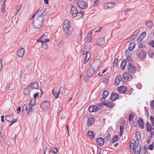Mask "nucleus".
<instances>
[{
    "instance_id": "1",
    "label": "nucleus",
    "mask_w": 154,
    "mask_h": 154,
    "mask_svg": "<svg viewBox=\"0 0 154 154\" xmlns=\"http://www.w3.org/2000/svg\"><path fill=\"white\" fill-rule=\"evenodd\" d=\"M70 23L67 20L64 21L63 26V30L65 31L64 35L66 37L71 34V32H69L68 29L70 27Z\"/></svg>"
},
{
    "instance_id": "2",
    "label": "nucleus",
    "mask_w": 154,
    "mask_h": 154,
    "mask_svg": "<svg viewBox=\"0 0 154 154\" xmlns=\"http://www.w3.org/2000/svg\"><path fill=\"white\" fill-rule=\"evenodd\" d=\"M43 19L42 17H39L38 18H34L33 23L35 28L38 29L42 26V22Z\"/></svg>"
},
{
    "instance_id": "3",
    "label": "nucleus",
    "mask_w": 154,
    "mask_h": 154,
    "mask_svg": "<svg viewBox=\"0 0 154 154\" xmlns=\"http://www.w3.org/2000/svg\"><path fill=\"white\" fill-rule=\"evenodd\" d=\"M100 64V60H96L92 63L90 66L94 69V70L96 71L98 69Z\"/></svg>"
},
{
    "instance_id": "4",
    "label": "nucleus",
    "mask_w": 154,
    "mask_h": 154,
    "mask_svg": "<svg viewBox=\"0 0 154 154\" xmlns=\"http://www.w3.org/2000/svg\"><path fill=\"white\" fill-rule=\"evenodd\" d=\"M136 53L138 57L140 59H143L146 56L145 52L140 48H138L137 50Z\"/></svg>"
},
{
    "instance_id": "5",
    "label": "nucleus",
    "mask_w": 154,
    "mask_h": 154,
    "mask_svg": "<svg viewBox=\"0 0 154 154\" xmlns=\"http://www.w3.org/2000/svg\"><path fill=\"white\" fill-rule=\"evenodd\" d=\"M77 5L79 8L81 9H85L88 7V4L87 2L82 0H79L77 2Z\"/></svg>"
},
{
    "instance_id": "6",
    "label": "nucleus",
    "mask_w": 154,
    "mask_h": 154,
    "mask_svg": "<svg viewBox=\"0 0 154 154\" xmlns=\"http://www.w3.org/2000/svg\"><path fill=\"white\" fill-rule=\"evenodd\" d=\"M128 70L131 73L135 72L137 70L136 67L133 65L132 63H129L127 66Z\"/></svg>"
},
{
    "instance_id": "7",
    "label": "nucleus",
    "mask_w": 154,
    "mask_h": 154,
    "mask_svg": "<svg viewBox=\"0 0 154 154\" xmlns=\"http://www.w3.org/2000/svg\"><path fill=\"white\" fill-rule=\"evenodd\" d=\"M131 141L134 142V145L133 147L134 153V151L135 150L138 151V152L140 151L141 148H140V145H139V142H137V143L134 139H132Z\"/></svg>"
},
{
    "instance_id": "8",
    "label": "nucleus",
    "mask_w": 154,
    "mask_h": 154,
    "mask_svg": "<svg viewBox=\"0 0 154 154\" xmlns=\"http://www.w3.org/2000/svg\"><path fill=\"white\" fill-rule=\"evenodd\" d=\"M135 46V43L134 42L130 43L128 47V49H127L125 52V54L126 55L128 54L129 51H132L133 50Z\"/></svg>"
},
{
    "instance_id": "9",
    "label": "nucleus",
    "mask_w": 154,
    "mask_h": 154,
    "mask_svg": "<svg viewBox=\"0 0 154 154\" xmlns=\"http://www.w3.org/2000/svg\"><path fill=\"white\" fill-rule=\"evenodd\" d=\"M50 106V102L48 100L46 101L45 100L42 103V105H40V106L42 108L45 109L49 108Z\"/></svg>"
},
{
    "instance_id": "10",
    "label": "nucleus",
    "mask_w": 154,
    "mask_h": 154,
    "mask_svg": "<svg viewBox=\"0 0 154 154\" xmlns=\"http://www.w3.org/2000/svg\"><path fill=\"white\" fill-rule=\"evenodd\" d=\"M71 12L74 17H76L78 14V11L76 8L73 6H72L71 8Z\"/></svg>"
},
{
    "instance_id": "11",
    "label": "nucleus",
    "mask_w": 154,
    "mask_h": 154,
    "mask_svg": "<svg viewBox=\"0 0 154 154\" xmlns=\"http://www.w3.org/2000/svg\"><path fill=\"white\" fill-rule=\"evenodd\" d=\"M96 71L94 70V69H93V68L90 66L86 72V76H90L92 75Z\"/></svg>"
},
{
    "instance_id": "12",
    "label": "nucleus",
    "mask_w": 154,
    "mask_h": 154,
    "mask_svg": "<svg viewBox=\"0 0 154 154\" xmlns=\"http://www.w3.org/2000/svg\"><path fill=\"white\" fill-rule=\"evenodd\" d=\"M101 105H99L100 106H101L102 104L110 108H112L114 106V103L112 102L107 101L106 103H101Z\"/></svg>"
},
{
    "instance_id": "13",
    "label": "nucleus",
    "mask_w": 154,
    "mask_h": 154,
    "mask_svg": "<svg viewBox=\"0 0 154 154\" xmlns=\"http://www.w3.org/2000/svg\"><path fill=\"white\" fill-rule=\"evenodd\" d=\"M28 86L31 90L33 89H38V85L36 82L31 83Z\"/></svg>"
},
{
    "instance_id": "14",
    "label": "nucleus",
    "mask_w": 154,
    "mask_h": 154,
    "mask_svg": "<svg viewBox=\"0 0 154 154\" xmlns=\"http://www.w3.org/2000/svg\"><path fill=\"white\" fill-rule=\"evenodd\" d=\"M42 10H40L39 9H38L36 12L33 14V17H35L36 18H38L39 17H42Z\"/></svg>"
},
{
    "instance_id": "15",
    "label": "nucleus",
    "mask_w": 154,
    "mask_h": 154,
    "mask_svg": "<svg viewBox=\"0 0 154 154\" xmlns=\"http://www.w3.org/2000/svg\"><path fill=\"white\" fill-rule=\"evenodd\" d=\"M123 77L125 79L128 81L131 80L132 78V76L128 73H124Z\"/></svg>"
},
{
    "instance_id": "16",
    "label": "nucleus",
    "mask_w": 154,
    "mask_h": 154,
    "mask_svg": "<svg viewBox=\"0 0 154 154\" xmlns=\"http://www.w3.org/2000/svg\"><path fill=\"white\" fill-rule=\"evenodd\" d=\"M147 150V148L146 147L144 146L143 149H140V151L138 152V151L136 150H134V154H145Z\"/></svg>"
},
{
    "instance_id": "17",
    "label": "nucleus",
    "mask_w": 154,
    "mask_h": 154,
    "mask_svg": "<svg viewBox=\"0 0 154 154\" xmlns=\"http://www.w3.org/2000/svg\"><path fill=\"white\" fill-rule=\"evenodd\" d=\"M96 141L99 146H101L103 145L104 140L103 138L99 137L96 139Z\"/></svg>"
},
{
    "instance_id": "18",
    "label": "nucleus",
    "mask_w": 154,
    "mask_h": 154,
    "mask_svg": "<svg viewBox=\"0 0 154 154\" xmlns=\"http://www.w3.org/2000/svg\"><path fill=\"white\" fill-rule=\"evenodd\" d=\"M95 121V119L94 118L89 117L88 119V123H87V126L88 127L92 125Z\"/></svg>"
},
{
    "instance_id": "19",
    "label": "nucleus",
    "mask_w": 154,
    "mask_h": 154,
    "mask_svg": "<svg viewBox=\"0 0 154 154\" xmlns=\"http://www.w3.org/2000/svg\"><path fill=\"white\" fill-rule=\"evenodd\" d=\"M119 97V96L117 94L114 92L112 93L111 97L110 98V100L112 101H114L117 99Z\"/></svg>"
},
{
    "instance_id": "20",
    "label": "nucleus",
    "mask_w": 154,
    "mask_h": 154,
    "mask_svg": "<svg viewBox=\"0 0 154 154\" xmlns=\"http://www.w3.org/2000/svg\"><path fill=\"white\" fill-rule=\"evenodd\" d=\"M146 32H142L140 35L137 38V41L138 42H140L146 36Z\"/></svg>"
},
{
    "instance_id": "21",
    "label": "nucleus",
    "mask_w": 154,
    "mask_h": 154,
    "mask_svg": "<svg viewBox=\"0 0 154 154\" xmlns=\"http://www.w3.org/2000/svg\"><path fill=\"white\" fill-rule=\"evenodd\" d=\"M118 91L119 92L122 94L125 93L127 90V88L124 86H122L119 87L118 88Z\"/></svg>"
},
{
    "instance_id": "22",
    "label": "nucleus",
    "mask_w": 154,
    "mask_h": 154,
    "mask_svg": "<svg viewBox=\"0 0 154 154\" xmlns=\"http://www.w3.org/2000/svg\"><path fill=\"white\" fill-rule=\"evenodd\" d=\"M122 80V77L120 75L118 76L114 81V84L116 85H118L120 82Z\"/></svg>"
},
{
    "instance_id": "23",
    "label": "nucleus",
    "mask_w": 154,
    "mask_h": 154,
    "mask_svg": "<svg viewBox=\"0 0 154 154\" xmlns=\"http://www.w3.org/2000/svg\"><path fill=\"white\" fill-rule=\"evenodd\" d=\"M25 52L24 49L23 48L20 49L17 52V55L20 57H22L24 55Z\"/></svg>"
},
{
    "instance_id": "24",
    "label": "nucleus",
    "mask_w": 154,
    "mask_h": 154,
    "mask_svg": "<svg viewBox=\"0 0 154 154\" xmlns=\"http://www.w3.org/2000/svg\"><path fill=\"white\" fill-rule=\"evenodd\" d=\"M105 43V38L104 37L100 38L98 41L96 45H98L99 46H102Z\"/></svg>"
},
{
    "instance_id": "25",
    "label": "nucleus",
    "mask_w": 154,
    "mask_h": 154,
    "mask_svg": "<svg viewBox=\"0 0 154 154\" xmlns=\"http://www.w3.org/2000/svg\"><path fill=\"white\" fill-rule=\"evenodd\" d=\"M139 127L141 128H143L144 127V122L143 120L140 118L138 121Z\"/></svg>"
},
{
    "instance_id": "26",
    "label": "nucleus",
    "mask_w": 154,
    "mask_h": 154,
    "mask_svg": "<svg viewBox=\"0 0 154 154\" xmlns=\"http://www.w3.org/2000/svg\"><path fill=\"white\" fill-rule=\"evenodd\" d=\"M127 61L125 59L123 60L122 61V63L120 66L121 68L123 70L125 69V67L127 64Z\"/></svg>"
},
{
    "instance_id": "27",
    "label": "nucleus",
    "mask_w": 154,
    "mask_h": 154,
    "mask_svg": "<svg viewBox=\"0 0 154 154\" xmlns=\"http://www.w3.org/2000/svg\"><path fill=\"white\" fill-rule=\"evenodd\" d=\"M5 120L8 122H11L13 121L14 120L13 115L6 116L5 118Z\"/></svg>"
},
{
    "instance_id": "28",
    "label": "nucleus",
    "mask_w": 154,
    "mask_h": 154,
    "mask_svg": "<svg viewBox=\"0 0 154 154\" xmlns=\"http://www.w3.org/2000/svg\"><path fill=\"white\" fill-rule=\"evenodd\" d=\"M88 136L92 139L94 138V133L91 131H89L87 133Z\"/></svg>"
},
{
    "instance_id": "29",
    "label": "nucleus",
    "mask_w": 154,
    "mask_h": 154,
    "mask_svg": "<svg viewBox=\"0 0 154 154\" xmlns=\"http://www.w3.org/2000/svg\"><path fill=\"white\" fill-rule=\"evenodd\" d=\"M66 92V90L63 87H60L59 89L58 92L59 94L60 93L63 95H64L65 94Z\"/></svg>"
},
{
    "instance_id": "30",
    "label": "nucleus",
    "mask_w": 154,
    "mask_h": 154,
    "mask_svg": "<svg viewBox=\"0 0 154 154\" xmlns=\"http://www.w3.org/2000/svg\"><path fill=\"white\" fill-rule=\"evenodd\" d=\"M150 133L149 137H154V126H152L149 130V131H148Z\"/></svg>"
},
{
    "instance_id": "31",
    "label": "nucleus",
    "mask_w": 154,
    "mask_h": 154,
    "mask_svg": "<svg viewBox=\"0 0 154 154\" xmlns=\"http://www.w3.org/2000/svg\"><path fill=\"white\" fill-rule=\"evenodd\" d=\"M30 89V88L29 87V86L28 85L26 88L24 89L23 91L24 94L26 95H28L31 90V89Z\"/></svg>"
},
{
    "instance_id": "32",
    "label": "nucleus",
    "mask_w": 154,
    "mask_h": 154,
    "mask_svg": "<svg viewBox=\"0 0 154 154\" xmlns=\"http://www.w3.org/2000/svg\"><path fill=\"white\" fill-rule=\"evenodd\" d=\"M52 93L53 96L55 98L57 99L59 97V93H57L54 89H53L52 90Z\"/></svg>"
},
{
    "instance_id": "33",
    "label": "nucleus",
    "mask_w": 154,
    "mask_h": 154,
    "mask_svg": "<svg viewBox=\"0 0 154 154\" xmlns=\"http://www.w3.org/2000/svg\"><path fill=\"white\" fill-rule=\"evenodd\" d=\"M41 42L42 44V48L45 49H47L48 48V46L47 42L44 41H41Z\"/></svg>"
},
{
    "instance_id": "34",
    "label": "nucleus",
    "mask_w": 154,
    "mask_h": 154,
    "mask_svg": "<svg viewBox=\"0 0 154 154\" xmlns=\"http://www.w3.org/2000/svg\"><path fill=\"white\" fill-rule=\"evenodd\" d=\"M36 100L32 99L30 100V102L29 104V106H33L35 103Z\"/></svg>"
},
{
    "instance_id": "35",
    "label": "nucleus",
    "mask_w": 154,
    "mask_h": 154,
    "mask_svg": "<svg viewBox=\"0 0 154 154\" xmlns=\"http://www.w3.org/2000/svg\"><path fill=\"white\" fill-rule=\"evenodd\" d=\"M129 53H128V54H127L126 55L125 54L126 56H127V62L128 63V64L129 63H132V59L131 57L130 56H129Z\"/></svg>"
},
{
    "instance_id": "36",
    "label": "nucleus",
    "mask_w": 154,
    "mask_h": 154,
    "mask_svg": "<svg viewBox=\"0 0 154 154\" xmlns=\"http://www.w3.org/2000/svg\"><path fill=\"white\" fill-rule=\"evenodd\" d=\"M111 140L110 135L108 133L104 138V140L106 141H109Z\"/></svg>"
},
{
    "instance_id": "37",
    "label": "nucleus",
    "mask_w": 154,
    "mask_h": 154,
    "mask_svg": "<svg viewBox=\"0 0 154 154\" xmlns=\"http://www.w3.org/2000/svg\"><path fill=\"white\" fill-rule=\"evenodd\" d=\"M146 127L147 132L149 131V130L150 129L151 126L149 124L148 122H147L146 124Z\"/></svg>"
},
{
    "instance_id": "38",
    "label": "nucleus",
    "mask_w": 154,
    "mask_h": 154,
    "mask_svg": "<svg viewBox=\"0 0 154 154\" xmlns=\"http://www.w3.org/2000/svg\"><path fill=\"white\" fill-rule=\"evenodd\" d=\"M50 150L51 151L53 152L54 153H56L57 152L58 149L57 148L54 147H51Z\"/></svg>"
},
{
    "instance_id": "39",
    "label": "nucleus",
    "mask_w": 154,
    "mask_h": 154,
    "mask_svg": "<svg viewBox=\"0 0 154 154\" xmlns=\"http://www.w3.org/2000/svg\"><path fill=\"white\" fill-rule=\"evenodd\" d=\"M134 142H133L132 143H130L128 149L130 150V152H132V151H133V148H132V147L134 146Z\"/></svg>"
},
{
    "instance_id": "40",
    "label": "nucleus",
    "mask_w": 154,
    "mask_h": 154,
    "mask_svg": "<svg viewBox=\"0 0 154 154\" xmlns=\"http://www.w3.org/2000/svg\"><path fill=\"white\" fill-rule=\"evenodd\" d=\"M5 1H4L2 5L1 10L3 13H4L5 12Z\"/></svg>"
},
{
    "instance_id": "41",
    "label": "nucleus",
    "mask_w": 154,
    "mask_h": 154,
    "mask_svg": "<svg viewBox=\"0 0 154 154\" xmlns=\"http://www.w3.org/2000/svg\"><path fill=\"white\" fill-rule=\"evenodd\" d=\"M153 22L152 21H150L146 23V25L148 26L149 29H151L153 26Z\"/></svg>"
},
{
    "instance_id": "42",
    "label": "nucleus",
    "mask_w": 154,
    "mask_h": 154,
    "mask_svg": "<svg viewBox=\"0 0 154 154\" xmlns=\"http://www.w3.org/2000/svg\"><path fill=\"white\" fill-rule=\"evenodd\" d=\"M118 136L115 135L114 137L112 138V143H114L118 140Z\"/></svg>"
},
{
    "instance_id": "43",
    "label": "nucleus",
    "mask_w": 154,
    "mask_h": 154,
    "mask_svg": "<svg viewBox=\"0 0 154 154\" xmlns=\"http://www.w3.org/2000/svg\"><path fill=\"white\" fill-rule=\"evenodd\" d=\"M109 93L108 91L106 90H105L103 91V96L105 97H107L108 96Z\"/></svg>"
},
{
    "instance_id": "44",
    "label": "nucleus",
    "mask_w": 154,
    "mask_h": 154,
    "mask_svg": "<svg viewBox=\"0 0 154 154\" xmlns=\"http://www.w3.org/2000/svg\"><path fill=\"white\" fill-rule=\"evenodd\" d=\"M94 106L93 105L90 106L88 108V111L90 112H94Z\"/></svg>"
},
{
    "instance_id": "45",
    "label": "nucleus",
    "mask_w": 154,
    "mask_h": 154,
    "mask_svg": "<svg viewBox=\"0 0 154 154\" xmlns=\"http://www.w3.org/2000/svg\"><path fill=\"white\" fill-rule=\"evenodd\" d=\"M148 55L150 57H152L154 55L153 51L152 50H149L147 52Z\"/></svg>"
},
{
    "instance_id": "46",
    "label": "nucleus",
    "mask_w": 154,
    "mask_h": 154,
    "mask_svg": "<svg viewBox=\"0 0 154 154\" xmlns=\"http://www.w3.org/2000/svg\"><path fill=\"white\" fill-rule=\"evenodd\" d=\"M33 108L32 106H29L28 109V111L27 112L28 115H29L30 112H33Z\"/></svg>"
},
{
    "instance_id": "47",
    "label": "nucleus",
    "mask_w": 154,
    "mask_h": 154,
    "mask_svg": "<svg viewBox=\"0 0 154 154\" xmlns=\"http://www.w3.org/2000/svg\"><path fill=\"white\" fill-rule=\"evenodd\" d=\"M43 11H42V18L43 19H44V17H45V16L47 14V12H46V9H45L44 10H42Z\"/></svg>"
},
{
    "instance_id": "48",
    "label": "nucleus",
    "mask_w": 154,
    "mask_h": 154,
    "mask_svg": "<svg viewBox=\"0 0 154 154\" xmlns=\"http://www.w3.org/2000/svg\"><path fill=\"white\" fill-rule=\"evenodd\" d=\"M27 107L26 104H24L22 106V112L27 111Z\"/></svg>"
},
{
    "instance_id": "49",
    "label": "nucleus",
    "mask_w": 154,
    "mask_h": 154,
    "mask_svg": "<svg viewBox=\"0 0 154 154\" xmlns=\"http://www.w3.org/2000/svg\"><path fill=\"white\" fill-rule=\"evenodd\" d=\"M86 55L85 58H87L88 59H90L91 56V53L88 51L86 52Z\"/></svg>"
},
{
    "instance_id": "50",
    "label": "nucleus",
    "mask_w": 154,
    "mask_h": 154,
    "mask_svg": "<svg viewBox=\"0 0 154 154\" xmlns=\"http://www.w3.org/2000/svg\"><path fill=\"white\" fill-rule=\"evenodd\" d=\"M85 41L86 42H89L91 41V37L88 36L85 38Z\"/></svg>"
},
{
    "instance_id": "51",
    "label": "nucleus",
    "mask_w": 154,
    "mask_h": 154,
    "mask_svg": "<svg viewBox=\"0 0 154 154\" xmlns=\"http://www.w3.org/2000/svg\"><path fill=\"white\" fill-rule=\"evenodd\" d=\"M153 142L152 144L149 145L148 147V148L151 150H152L153 149Z\"/></svg>"
},
{
    "instance_id": "52",
    "label": "nucleus",
    "mask_w": 154,
    "mask_h": 154,
    "mask_svg": "<svg viewBox=\"0 0 154 154\" xmlns=\"http://www.w3.org/2000/svg\"><path fill=\"white\" fill-rule=\"evenodd\" d=\"M150 119L152 124V126H154V118L153 116H151L150 117Z\"/></svg>"
},
{
    "instance_id": "53",
    "label": "nucleus",
    "mask_w": 154,
    "mask_h": 154,
    "mask_svg": "<svg viewBox=\"0 0 154 154\" xmlns=\"http://www.w3.org/2000/svg\"><path fill=\"white\" fill-rule=\"evenodd\" d=\"M134 116V115L132 113L130 114L129 115L128 119L129 121H132V119L133 118Z\"/></svg>"
},
{
    "instance_id": "54",
    "label": "nucleus",
    "mask_w": 154,
    "mask_h": 154,
    "mask_svg": "<svg viewBox=\"0 0 154 154\" xmlns=\"http://www.w3.org/2000/svg\"><path fill=\"white\" fill-rule=\"evenodd\" d=\"M109 6L108 7L109 8H112L114 7L115 4L114 3H111V2H108Z\"/></svg>"
},
{
    "instance_id": "55",
    "label": "nucleus",
    "mask_w": 154,
    "mask_h": 154,
    "mask_svg": "<svg viewBox=\"0 0 154 154\" xmlns=\"http://www.w3.org/2000/svg\"><path fill=\"white\" fill-rule=\"evenodd\" d=\"M148 44L150 45L152 47L154 48V41L151 40L149 42Z\"/></svg>"
},
{
    "instance_id": "56",
    "label": "nucleus",
    "mask_w": 154,
    "mask_h": 154,
    "mask_svg": "<svg viewBox=\"0 0 154 154\" xmlns=\"http://www.w3.org/2000/svg\"><path fill=\"white\" fill-rule=\"evenodd\" d=\"M118 60V59H116L114 60V61L113 62V66L114 67H116L117 66V61Z\"/></svg>"
},
{
    "instance_id": "57",
    "label": "nucleus",
    "mask_w": 154,
    "mask_h": 154,
    "mask_svg": "<svg viewBox=\"0 0 154 154\" xmlns=\"http://www.w3.org/2000/svg\"><path fill=\"white\" fill-rule=\"evenodd\" d=\"M39 93H36L35 94L33 95L34 99H35L38 97L39 96Z\"/></svg>"
},
{
    "instance_id": "58",
    "label": "nucleus",
    "mask_w": 154,
    "mask_h": 154,
    "mask_svg": "<svg viewBox=\"0 0 154 154\" xmlns=\"http://www.w3.org/2000/svg\"><path fill=\"white\" fill-rule=\"evenodd\" d=\"M139 136H140V134H139V132L137 131L136 134V137L137 140L138 142H139V140H138V138H137V137H139Z\"/></svg>"
},
{
    "instance_id": "59",
    "label": "nucleus",
    "mask_w": 154,
    "mask_h": 154,
    "mask_svg": "<svg viewBox=\"0 0 154 154\" xmlns=\"http://www.w3.org/2000/svg\"><path fill=\"white\" fill-rule=\"evenodd\" d=\"M106 97L103 96V97H102L100 99V101L103 103L105 102L106 100L105 98Z\"/></svg>"
},
{
    "instance_id": "60",
    "label": "nucleus",
    "mask_w": 154,
    "mask_h": 154,
    "mask_svg": "<svg viewBox=\"0 0 154 154\" xmlns=\"http://www.w3.org/2000/svg\"><path fill=\"white\" fill-rule=\"evenodd\" d=\"M16 110L17 112L19 114H20L21 111V109L20 106L18 108H17V109Z\"/></svg>"
},
{
    "instance_id": "61",
    "label": "nucleus",
    "mask_w": 154,
    "mask_h": 154,
    "mask_svg": "<svg viewBox=\"0 0 154 154\" xmlns=\"http://www.w3.org/2000/svg\"><path fill=\"white\" fill-rule=\"evenodd\" d=\"M94 112H96L98 111L99 110L98 107H97V106H95V105H94Z\"/></svg>"
},
{
    "instance_id": "62",
    "label": "nucleus",
    "mask_w": 154,
    "mask_h": 154,
    "mask_svg": "<svg viewBox=\"0 0 154 154\" xmlns=\"http://www.w3.org/2000/svg\"><path fill=\"white\" fill-rule=\"evenodd\" d=\"M150 106L154 110V100L152 101L150 103Z\"/></svg>"
},
{
    "instance_id": "63",
    "label": "nucleus",
    "mask_w": 154,
    "mask_h": 154,
    "mask_svg": "<svg viewBox=\"0 0 154 154\" xmlns=\"http://www.w3.org/2000/svg\"><path fill=\"white\" fill-rule=\"evenodd\" d=\"M139 47L140 48H144V47L145 46V45L143 46L142 45V42H139Z\"/></svg>"
},
{
    "instance_id": "64",
    "label": "nucleus",
    "mask_w": 154,
    "mask_h": 154,
    "mask_svg": "<svg viewBox=\"0 0 154 154\" xmlns=\"http://www.w3.org/2000/svg\"><path fill=\"white\" fill-rule=\"evenodd\" d=\"M10 84H7L6 85V87H5V90H8L10 88Z\"/></svg>"
}]
</instances>
